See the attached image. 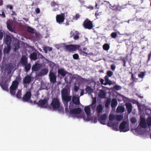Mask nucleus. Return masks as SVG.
<instances>
[{
	"label": "nucleus",
	"instance_id": "obj_1",
	"mask_svg": "<svg viewBox=\"0 0 151 151\" xmlns=\"http://www.w3.org/2000/svg\"><path fill=\"white\" fill-rule=\"evenodd\" d=\"M60 100L57 98L53 99L50 104L53 110L58 109V111H62L63 110V109L62 107H60Z\"/></svg>",
	"mask_w": 151,
	"mask_h": 151
},
{
	"label": "nucleus",
	"instance_id": "obj_2",
	"mask_svg": "<svg viewBox=\"0 0 151 151\" xmlns=\"http://www.w3.org/2000/svg\"><path fill=\"white\" fill-rule=\"evenodd\" d=\"M68 75L65 77L64 80L65 82L67 84H71L72 81L74 79H76L78 78H81V77L80 76L77 75H72L71 73H68Z\"/></svg>",
	"mask_w": 151,
	"mask_h": 151
},
{
	"label": "nucleus",
	"instance_id": "obj_3",
	"mask_svg": "<svg viewBox=\"0 0 151 151\" xmlns=\"http://www.w3.org/2000/svg\"><path fill=\"white\" fill-rule=\"evenodd\" d=\"M49 99H43L40 100L37 103L38 106L42 108H50L48 104Z\"/></svg>",
	"mask_w": 151,
	"mask_h": 151
},
{
	"label": "nucleus",
	"instance_id": "obj_4",
	"mask_svg": "<svg viewBox=\"0 0 151 151\" xmlns=\"http://www.w3.org/2000/svg\"><path fill=\"white\" fill-rule=\"evenodd\" d=\"M19 82L17 81H14L12 82L11 86L10 87V93L12 96H15L16 94V90L18 88Z\"/></svg>",
	"mask_w": 151,
	"mask_h": 151
},
{
	"label": "nucleus",
	"instance_id": "obj_5",
	"mask_svg": "<svg viewBox=\"0 0 151 151\" xmlns=\"http://www.w3.org/2000/svg\"><path fill=\"white\" fill-rule=\"evenodd\" d=\"M119 129L120 132H126L129 130V127L126 121L123 122L120 124Z\"/></svg>",
	"mask_w": 151,
	"mask_h": 151
},
{
	"label": "nucleus",
	"instance_id": "obj_6",
	"mask_svg": "<svg viewBox=\"0 0 151 151\" xmlns=\"http://www.w3.org/2000/svg\"><path fill=\"white\" fill-rule=\"evenodd\" d=\"M83 25L84 27L87 29H92L93 26L92 22L88 19H86L83 22Z\"/></svg>",
	"mask_w": 151,
	"mask_h": 151
},
{
	"label": "nucleus",
	"instance_id": "obj_7",
	"mask_svg": "<svg viewBox=\"0 0 151 151\" xmlns=\"http://www.w3.org/2000/svg\"><path fill=\"white\" fill-rule=\"evenodd\" d=\"M65 14L62 13L60 14L57 15L56 18L57 22L60 24H61L65 20Z\"/></svg>",
	"mask_w": 151,
	"mask_h": 151
},
{
	"label": "nucleus",
	"instance_id": "obj_8",
	"mask_svg": "<svg viewBox=\"0 0 151 151\" xmlns=\"http://www.w3.org/2000/svg\"><path fill=\"white\" fill-rule=\"evenodd\" d=\"M80 33L77 31L73 30L71 31L70 33V37H73L74 40H78L79 38V35Z\"/></svg>",
	"mask_w": 151,
	"mask_h": 151
},
{
	"label": "nucleus",
	"instance_id": "obj_9",
	"mask_svg": "<svg viewBox=\"0 0 151 151\" xmlns=\"http://www.w3.org/2000/svg\"><path fill=\"white\" fill-rule=\"evenodd\" d=\"M32 96L31 92L28 91L26 92L22 98V100L24 102H28Z\"/></svg>",
	"mask_w": 151,
	"mask_h": 151
},
{
	"label": "nucleus",
	"instance_id": "obj_10",
	"mask_svg": "<svg viewBox=\"0 0 151 151\" xmlns=\"http://www.w3.org/2000/svg\"><path fill=\"white\" fill-rule=\"evenodd\" d=\"M32 77L29 76L27 75L23 78V84L24 87H26L27 86V84L29 83L32 81Z\"/></svg>",
	"mask_w": 151,
	"mask_h": 151
},
{
	"label": "nucleus",
	"instance_id": "obj_11",
	"mask_svg": "<svg viewBox=\"0 0 151 151\" xmlns=\"http://www.w3.org/2000/svg\"><path fill=\"white\" fill-rule=\"evenodd\" d=\"M62 99L64 105H68V103L71 99V96H68V95L62 96Z\"/></svg>",
	"mask_w": 151,
	"mask_h": 151
},
{
	"label": "nucleus",
	"instance_id": "obj_12",
	"mask_svg": "<svg viewBox=\"0 0 151 151\" xmlns=\"http://www.w3.org/2000/svg\"><path fill=\"white\" fill-rule=\"evenodd\" d=\"M40 55L42 57H43V56L41 55L40 53L38 51L37 52H33L31 53L30 55V58L32 60H36L37 59V55Z\"/></svg>",
	"mask_w": 151,
	"mask_h": 151
},
{
	"label": "nucleus",
	"instance_id": "obj_13",
	"mask_svg": "<svg viewBox=\"0 0 151 151\" xmlns=\"http://www.w3.org/2000/svg\"><path fill=\"white\" fill-rule=\"evenodd\" d=\"M98 117V120L100 123L103 125L106 124L105 121L106 119L107 116L106 114H104L101 116L100 117Z\"/></svg>",
	"mask_w": 151,
	"mask_h": 151
},
{
	"label": "nucleus",
	"instance_id": "obj_14",
	"mask_svg": "<svg viewBox=\"0 0 151 151\" xmlns=\"http://www.w3.org/2000/svg\"><path fill=\"white\" fill-rule=\"evenodd\" d=\"M60 4L59 2L57 1L56 2L53 1L50 3V5L51 6L53 7L52 10L54 11H58L59 10V5Z\"/></svg>",
	"mask_w": 151,
	"mask_h": 151
},
{
	"label": "nucleus",
	"instance_id": "obj_15",
	"mask_svg": "<svg viewBox=\"0 0 151 151\" xmlns=\"http://www.w3.org/2000/svg\"><path fill=\"white\" fill-rule=\"evenodd\" d=\"M49 76L50 82L54 83L56 82V77L53 73L50 71Z\"/></svg>",
	"mask_w": 151,
	"mask_h": 151
},
{
	"label": "nucleus",
	"instance_id": "obj_16",
	"mask_svg": "<svg viewBox=\"0 0 151 151\" xmlns=\"http://www.w3.org/2000/svg\"><path fill=\"white\" fill-rule=\"evenodd\" d=\"M58 76L62 77H65V75L68 73L65 71L64 69H61L58 70Z\"/></svg>",
	"mask_w": 151,
	"mask_h": 151
},
{
	"label": "nucleus",
	"instance_id": "obj_17",
	"mask_svg": "<svg viewBox=\"0 0 151 151\" xmlns=\"http://www.w3.org/2000/svg\"><path fill=\"white\" fill-rule=\"evenodd\" d=\"M65 49L69 52L73 51L76 50V47L72 45H66L65 46Z\"/></svg>",
	"mask_w": 151,
	"mask_h": 151
},
{
	"label": "nucleus",
	"instance_id": "obj_18",
	"mask_svg": "<svg viewBox=\"0 0 151 151\" xmlns=\"http://www.w3.org/2000/svg\"><path fill=\"white\" fill-rule=\"evenodd\" d=\"M72 101L73 103L76 105H79L80 104L79 98L76 96H73Z\"/></svg>",
	"mask_w": 151,
	"mask_h": 151
},
{
	"label": "nucleus",
	"instance_id": "obj_19",
	"mask_svg": "<svg viewBox=\"0 0 151 151\" xmlns=\"http://www.w3.org/2000/svg\"><path fill=\"white\" fill-rule=\"evenodd\" d=\"M48 72V70L47 69H42L41 71L38 74L37 76L39 77L44 76L47 74Z\"/></svg>",
	"mask_w": 151,
	"mask_h": 151
},
{
	"label": "nucleus",
	"instance_id": "obj_20",
	"mask_svg": "<svg viewBox=\"0 0 151 151\" xmlns=\"http://www.w3.org/2000/svg\"><path fill=\"white\" fill-rule=\"evenodd\" d=\"M125 106L127 110V113L128 114H130L132 110V105L131 104L129 103H126Z\"/></svg>",
	"mask_w": 151,
	"mask_h": 151
},
{
	"label": "nucleus",
	"instance_id": "obj_21",
	"mask_svg": "<svg viewBox=\"0 0 151 151\" xmlns=\"http://www.w3.org/2000/svg\"><path fill=\"white\" fill-rule=\"evenodd\" d=\"M106 94L105 91L102 90H100L99 92L98 96L101 98L104 99L106 96Z\"/></svg>",
	"mask_w": 151,
	"mask_h": 151
},
{
	"label": "nucleus",
	"instance_id": "obj_22",
	"mask_svg": "<svg viewBox=\"0 0 151 151\" xmlns=\"http://www.w3.org/2000/svg\"><path fill=\"white\" fill-rule=\"evenodd\" d=\"M27 58L25 55H23L20 60V62L22 66H24L27 63Z\"/></svg>",
	"mask_w": 151,
	"mask_h": 151
},
{
	"label": "nucleus",
	"instance_id": "obj_23",
	"mask_svg": "<svg viewBox=\"0 0 151 151\" xmlns=\"http://www.w3.org/2000/svg\"><path fill=\"white\" fill-rule=\"evenodd\" d=\"M41 67V65L39 63H36L33 65L32 68V70L34 71H38Z\"/></svg>",
	"mask_w": 151,
	"mask_h": 151
},
{
	"label": "nucleus",
	"instance_id": "obj_24",
	"mask_svg": "<svg viewBox=\"0 0 151 151\" xmlns=\"http://www.w3.org/2000/svg\"><path fill=\"white\" fill-rule=\"evenodd\" d=\"M0 85L2 89L4 90L8 91V85L6 81H4L2 82L1 84Z\"/></svg>",
	"mask_w": 151,
	"mask_h": 151
},
{
	"label": "nucleus",
	"instance_id": "obj_25",
	"mask_svg": "<svg viewBox=\"0 0 151 151\" xmlns=\"http://www.w3.org/2000/svg\"><path fill=\"white\" fill-rule=\"evenodd\" d=\"M6 44L8 46H10L11 44L12 40L11 37L9 35H6L5 40Z\"/></svg>",
	"mask_w": 151,
	"mask_h": 151
},
{
	"label": "nucleus",
	"instance_id": "obj_26",
	"mask_svg": "<svg viewBox=\"0 0 151 151\" xmlns=\"http://www.w3.org/2000/svg\"><path fill=\"white\" fill-rule=\"evenodd\" d=\"M139 125L140 127H141L143 128H146L147 124L145 119L144 118H142L141 119Z\"/></svg>",
	"mask_w": 151,
	"mask_h": 151
},
{
	"label": "nucleus",
	"instance_id": "obj_27",
	"mask_svg": "<svg viewBox=\"0 0 151 151\" xmlns=\"http://www.w3.org/2000/svg\"><path fill=\"white\" fill-rule=\"evenodd\" d=\"M108 125L109 126L112 127L116 131L118 130V127L119 124L118 123L116 122L115 123H108Z\"/></svg>",
	"mask_w": 151,
	"mask_h": 151
},
{
	"label": "nucleus",
	"instance_id": "obj_28",
	"mask_svg": "<svg viewBox=\"0 0 151 151\" xmlns=\"http://www.w3.org/2000/svg\"><path fill=\"white\" fill-rule=\"evenodd\" d=\"M117 104V102L116 99H112L111 101V106L112 109L115 108Z\"/></svg>",
	"mask_w": 151,
	"mask_h": 151
},
{
	"label": "nucleus",
	"instance_id": "obj_29",
	"mask_svg": "<svg viewBox=\"0 0 151 151\" xmlns=\"http://www.w3.org/2000/svg\"><path fill=\"white\" fill-rule=\"evenodd\" d=\"M103 108L101 104H99L98 106L96 108V111L97 113L98 117L99 116L100 113L102 111Z\"/></svg>",
	"mask_w": 151,
	"mask_h": 151
},
{
	"label": "nucleus",
	"instance_id": "obj_30",
	"mask_svg": "<svg viewBox=\"0 0 151 151\" xmlns=\"http://www.w3.org/2000/svg\"><path fill=\"white\" fill-rule=\"evenodd\" d=\"M104 79H105V82L104 83V85L106 86L107 84L111 85L112 84V81L109 79V78L107 76H105Z\"/></svg>",
	"mask_w": 151,
	"mask_h": 151
},
{
	"label": "nucleus",
	"instance_id": "obj_31",
	"mask_svg": "<svg viewBox=\"0 0 151 151\" xmlns=\"http://www.w3.org/2000/svg\"><path fill=\"white\" fill-rule=\"evenodd\" d=\"M84 110L87 115L90 114L91 109L90 106H89L85 107Z\"/></svg>",
	"mask_w": 151,
	"mask_h": 151
},
{
	"label": "nucleus",
	"instance_id": "obj_32",
	"mask_svg": "<svg viewBox=\"0 0 151 151\" xmlns=\"http://www.w3.org/2000/svg\"><path fill=\"white\" fill-rule=\"evenodd\" d=\"M125 111L124 107L122 106H119L116 109V112L117 113H123Z\"/></svg>",
	"mask_w": 151,
	"mask_h": 151
},
{
	"label": "nucleus",
	"instance_id": "obj_33",
	"mask_svg": "<svg viewBox=\"0 0 151 151\" xmlns=\"http://www.w3.org/2000/svg\"><path fill=\"white\" fill-rule=\"evenodd\" d=\"M85 91L88 94H91L93 92V89L91 88L90 87L87 86L85 89Z\"/></svg>",
	"mask_w": 151,
	"mask_h": 151
},
{
	"label": "nucleus",
	"instance_id": "obj_34",
	"mask_svg": "<svg viewBox=\"0 0 151 151\" xmlns=\"http://www.w3.org/2000/svg\"><path fill=\"white\" fill-rule=\"evenodd\" d=\"M24 66H25L24 69L25 71L27 73L30 69L31 67V64L30 63H27V64L24 65Z\"/></svg>",
	"mask_w": 151,
	"mask_h": 151
},
{
	"label": "nucleus",
	"instance_id": "obj_35",
	"mask_svg": "<svg viewBox=\"0 0 151 151\" xmlns=\"http://www.w3.org/2000/svg\"><path fill=\"white\" fill-rule=\"evenodd\" d=\"M73 104L70 103L69 109H70L69 113L70 114H75V109H72L71 105L73 106Z\"/></svg>",
	"mask_w": 151,
	"mask_h": 151
},
{
	"label": "nucleus",
	"instance_id": "obj_36",
	"mask_svg": "<svg viewBox=\"0 0 151 151\" xmlns=\"http://www.w3.org/2000/svg\"><path fill=\"white\" fill-rule=\"evenodd\" d=\"M68 90L66 88H63L61 90V96H63L68 95Z\"/></svg>",
	"mask_w": 151,
	"mask_h": 151
},
{
	"label": "nucleus",
	"instance_id": "obj_37",
	"mask_svg": "<svg viewBox=\"0 0 151 151\" xmlns=\"http://www.w3.org/2000/svg\"><path fill=\"white\" fill-rule=\"evenodd\" d=\"M6 24L7 25V27L8 29L11 32H14V30L12 28V27L11 26V25L9 24L8 22H6Z\"/></svg>",
	"mask_w": 151,
	"mask_h": 151
},
{
	"label": "nucleus",
	"instance_id": "obj_38",
	"mask_svg": "<svg viewBox=\"0 0 151 151\" xmlns=\"http://www.w3.org/2000/svg\"><path fill=\"white\" fill-rule=\"evenodd\" d=\"M111 102V99L110 98H107L105 104V106L106 108H108Z\"/></svg>",
	"mask_w": 151,
	"mask_h": 151
},
{
	"label": "nucleus",
	"instance_id": "obj_39",
	"mask_svg": "<svg viewBox=\"0 0 151 151\" xmlns=\"http://www.w3.org/2000/svg\"><path fill=\"white\" fill-rule=\"evenodd\" d=\"M14 51H16L18 50L20 47V44L19 42L15 43L14 45Z\"/></svg>",
	"mask_w": 151,
	"mask_h": 151
},
{
	"label": "nucleus",
	"instance_id": "obj_40",
	"mask_svg": "<svg viewBox=\"0 0 151 151\" xmlns=\"http://www.w3.org/2000/svg\"><path fill=\"white\" fill-rule=\"evenodd\" d=\"M103 48L104 50L107 51L110 48L109 45L107 43H105L103 45Z\"/></svg>",
	"mask_w": 151,
	"mask_h": 151
},
{
	"label": "nucleus",
	"instance_id": "obj_41",
	"mask_svg": "<svg viewBox=\"0 0 151 151\" xmlns=\"http://www.w3.org/2000/svg\"><path fill=\"white\" fill-rule=\"evenodd\" d=\"M123 118V116L121 115H117L115 117V119L117 121H120L122 120Z\"/></svg>",
	"mask_w": 151,
	"mask_h": 151
},
{
	"label": "nucleus",
	"instance_id": "obj_42",
	"mask_svg": "<svg viewBox=\"0 0 151 151\" xmlns=\"http://www.w3.org/2000/svg\"><path fill=\"white\" fill-rule=\"evenodd\" d=\"M113 74V72L111 70H108L106 72V75L105 76H107L108 78L111 77Z\"/></svg>",
	"mask_w": 151,
	"mask_h": 151
},
{
	"label": "nucleus",
	"instance_id": "obj_43",
	"mask_svg": "<svg viewBox=\"0 0 151 151\" xmlns=\"http://www.w3.org/2000/svg\"><path fill=\"white\" fill-rule=\"evenodd\" d=\"M131 78L133 80V82L132 83H133L134 82H137L138 81V78H136L135 76H134V74L133 73H132Z\"/></svg>",
	"mask_w": 151,
	"mask_h": 151
},
{
	"label": "nucleus",
	"instance_id": "obj_44",
	"mask_svg": "<svg viewBox=\"0 0 151 151\" xmlns=\"http://www.w3.org/2000/svg\"><path fill=\"white\" fill-rule=\"evenodd\" d=\"M75 114H78L81 112V109L80 108H77L75 109Z\"/></svg>",
	"mask_w": 151,
	"mask_h": 151
},
{
	"label": "nucleus",
	"instance_id": "obj_45",
	"mask_svg": "<svg viewBox=\"0 0 151 151\" xmlns=\"http://www.w3.org/2000/svg\"><path fill=\"white\" fill-rule=\"evenodd\" d=\"M113 88L115 90L118 91L120 90L122 88L119 85H115L114 86Z\"/></svg>",
	"mask_w": 151,
	"mask_h": 151
},
{
	"label": "nucleus",
	"instance_id": "obj_46",
	"mask_svg": "<svg viewBox=\"0 0 151 151\" xmlns=\"http://www.w3.org/2000/svg\"><path fill=\"white\" fill-rule=\"evenodd\" d=\"M147 122L148 126H151V117H148L147 119Z\"/></svg>",
	"mask_w": 151,
	"mask_h": 151
},
{
	"label": "nucleus",
	"instance_id": "obj_47",
	"mask_svg": "<svg viewBox=\"0 0 151 151\" xmlns=\"http://www.w3.org/2000/svg\"><path fill=\"white\" fill-rule=\"evenodd\" d=\"M27 31L31 33H34V29L30 26H28L27 27Z\"/></svg>",
	"mask_w": 151,
	"mask_h": 151
},
{
	"label": "nucleus",
	"instance_id": "obj_48",
	"mask_svg": "<svg viewBox=\"0 0 151 151\" xmlns=\"http://www.w3.org/2000/svg\"><path fill=\"white\" fill-rule=\"evenodd\" d=\"M117 35V32H113L111 34V36L112 38L115 39Z\"/></svg>",
	"mask_w": 151,
	"mask_h": 151
},
{
	"label": "nucleus",
	"instance_id": "obj_49",
	"mask_svg": "<svg viewBox=\"0 0 151 151\" xmlns=\"http://www.w3.org/2000/svg\"><path fill=\"white\" fill-rule=\"evenodd\" d=\"M16 97L19 99H21V91L19 90L16 95Z\"/></svg>",
	"mask_w": 151,
	"mask_h": 151
},
{
	"label": "nucleus",
	"instance_id": "obj_50",
	"mask_svg": "<svg viewBox=\"0 0 151 151\" xmlns=\"http://www.w3.org/2000/svg\"><path fill=\"white\" fill-rule=\"evenodd\" d=\"M145 73L144 72H142L140 74H139L138 75V76L140 78H143L145 76Z\"/></svg>",
	"mask_w": 151,
	"mask_h": 151
},
{
	"label": "nucleus",
	"instance_id": "obj_51",
	"mask_svg": "<svg viewBox=\"0 0 151 151\" xmlns=\"http://www.w3.org/2000/svg\"><path fill=\"white\" fill-rule=\"evenodd\" d=\"M130 121L133 124L137 122L136 119L134 117H132Z\"/></svg>",
	"mask_w": 151,
	"mask_h": 151
},
{
	"label": "nucleus",
	"instance_id": "obj_52",
	"mask_svg": "<svg viewBox=\"0 0 151 151\" xmlns=\"http://www.w3.org/2000/svg\"><path fill=\"white\" fill-rule=\"evenodd\" d=\"M10 50V47H8L7 48H5L4 50V52H6L7 53H8Z\"/></svg>",
	"mask_w": 151,
	"mask_h": 151
},
{
	"label": "nucleus",
	"instance_id": "obj_53",
	"mask_svg": "<svg viewBox=\"0 0 151 151\" xmlns=\"http://www.w3.org/2000/svg\"><path fill=\"white\" fill-rule=\"evenodd\" d=\"M73 58L74 59L77 60L79 58L78 55L77 54H75L73 55Z\"/></svg>",
	"mask_w": 151,
	"mask_h": 151
},
{
	"label": "nucleus",
	"instance_id": "obj_54",
	"mask_svg": "<svg viewBox=\"0 0 151 151\" xmlns=\"http://www.w3.org/2000/svg\"><path fill=\"white\" fill-rule=\"evenodd\" d=\"M109 119L110 121H112L114 119V116L113 114H110Z\"/></svg>",
	"mask_w": 151,
	"mask_h": 151
},
{
	"label": "nucleus",
	"instance_id": "obj_55",
	"mask_svg": "<svg viewBox=\"0 0 151 151\" xmlns=\"http://www.w3.org/2000/svg\"><path fill=\"white\" fill-rule=\"evenodd\" d=\"M79 88V86H77L76 85L74 86V91L76 92H77L78 91Z\"/></svg>",
	"mask_w": 151,
	"mask_h": 151
},
{
	"label": "nucleus",
	"instance_id": "obj_56",
	"mask_svg": "<svg viewBox=\"0 0 151 151\" xmlns=\"http://www.w3.org/2000/svg\"><path fill=\"white\" fill-rule=\"evenodd\" d=\"M92 117H91L90 114H89V115H87L86 120L87 121H89L92 120Z\"/></svg>",
	"mask_w": 151,
	"mask_h": 151
},
{
	"label": "nucleus",
	"instance_id": "obj_57",
	"mask_svg": "<svg viewBox=\"0 0 151 151\" xmlns=\"http://www.w3.org/2000/svg\"><path fill=\"white\" fill-rule=\"evenodd\" d=\"M6 9H8L9 8L10 10L12 9H13V7L12 6L9 5H8L6 6Z\"/></svg>",
	"mask_w": 151,
	"mask_h": 151
},
{
	"label": "nucleus",
	"instance_id": "obj_58",
	"mask_svg": "<svg viewBox=\"0 0 151 151\" xmlns=\"http://www.w3.org/2000/svg\"><path fill=\"white\" fill-rule=\"evenodd\" d=\"M151 57V52H150V53H149V54L148 55V59L147 61V63H148V62L150 60Z\"/></svg>",
	"mask_w": 151,
	"mask_h": 151
},
{
	"label": "nucleus",
	"instance_id": "obj_59",
	"mask_svg": "<svg viewBox=\"0 0 151 151\" xmlns=\"http://www.w3.org/2000/svg\"><path fill=\"white\" fill-rule=\"evenodd\" d=\"M99 80L100 81V82L101 83V84L102 85H104V79L102 78H100Z\"/></svg>",
	"mask_w": 151,
	"mask_h": 151
},
{
	"label": "nucleus",
	"instance_id": "obj_60",
	"mask_svg": "<svg viewBox=\"0 0 151 151\" xmlns=\"http://www.w3.org/2000/svg\"><path fill=\"white\" fill-rule=\"evenodd\" d=\"M4 34L2 32H0V40H1L3 37Z\"/></svg>",
	"mask_w": 151,
	"mask_h": 151
},
{
	"label": "nucleus",
	"instance_id": "obj_61",
	"mask_svg": "<svg viewBox=\"0 0 151 151\" xmlns=\"http://www.w3.org/2000/svg\"><path fill=\"white\" fill-rule=\"evenodd\" d=\"M80 16L79 15V14H77L74 17V19L76 20H77L79 18Z\"/></svg>",
	"mask_w": 151,
	"mask_h": 151
},
{
	"label": "nucleus",
	"instance_id": "obj_62",
	"mask_svg": "<svg viewBox=\"0 0 151 151\" xmlns=\"http://www.w3.org/2000/svg\"><path fill=\"white\" fill-rule=\"evenodd\" d=\"M43 50L46 53H47L48 51V47H45L43 49Z\"/></svg>",
	"mask_w": 151,
	"mask_h": 151
},
{
	"label": "nucleus",
	"instance_id": "obj_63",
	"mask_svg": "<svg viewBox=\"0 0 151 151\" xmlns=\"http://www.w3.org/2000/svg\"><path fill=\"white\" fill-rule=\"evenodd\" d=\"M111 68L112 70L114 71L115 70L116 67L114 65H112L111 66Z\"/></svg>",
	"mask_w": 151,
	"mask_h": 151
},
{
	"label": "nucleus",
	"instance_id": "obj_64",
	"mask_svg": "<svg viewBox=\"0 0 151 151\" xmlns=\"http://www.w3.org/2000/svg\"><path fill=\"white\" fill-rule=\"evenodd\" d=\"M35 12L37 14H39L40 12V10L39 8H37L35 9Z\"/></svg>",
	"mask_w": 151,
	"mask_h": 151
}]
</instances>
